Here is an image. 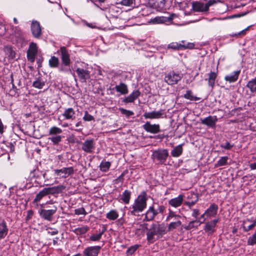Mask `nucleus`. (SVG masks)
I'll use <instances>...</instances> for the list:
<instances>
[{
    "mask_svg": "<svg viewBox=\"0 0 256 256\" xmlns=\"http://www.w3.org/2000/svg\"><path fill=\"white\" fill-rule=\"evenodd\" d=\"M166 229L164 224H152L146 233L148 242L153 243L162 238L166 233Z\"/></svg>",
    "mask_w": 256,
    "mask_h": 256,
    "instance_id": "nucleus-1",
    "label": "nucleus"
},
{
    "mask_svg": "<svg viewBox=\"0 0 256 256\" xmlns=\"http://www.w3.org/2000/svg\"><path fill=\"white\" fill-rule=\"evenodd\" d=\"M148 198L145 192L140 194L134 200L132 207L130 208L129 213L134 216H139V213L142 212L146 207Z\"/></svg>",
    "mask_w": 256,
    "mask_h": 256,
    "instance_id": "nucleus-2",
    "label": "nucleus"
},
{
    "mask_svg": "<svg viewBox=\"0 0 256 256\" xmlns=\"http://www.w3.org/2000/svg\"><path fill=\"white\" fill-rule=\"evenodd\" d=\"M165 206L161 205L158 206V208L156 209L154 208V204H152L150 206L146 214H144L145 217L144 220V221L150 222L153 220L156 216L158 213L163 214L165 210Z\"/></svg>",
    "mask_w": 256,
    "mask_h": 256,
    "instance_id": "nucleus-3",
    "label": "nucleus"
},
{
    "mask_svg": "<svg viewBox=\"0 0 256 256\" xmlns=\"http://www.w3.org/2000/svg\"><path fill=\"white\" fill-rule=\"evenodd\" d=\"M168 156V151L167 149H158L154 150L152 158L154 161H158L159 164H163Z\"/></svg>",
    "mask_w": 256,
    "mask_h": 256,
    "instance_id": "nucleus-4",
    "label": "nucleus"
},
{
    "mask_svg": "<svg viewBox=\"0 0 256 256\" xmlns=\"http://www.w3.org/2000/svg\"><path fill=\"white\" fill-rule=\"evenodd\" d=\"M183 77V74L174 71L170 72L164 77V82L168 85H174L178 84Z\"/></svg>",
    "mask_w": 256,
    "mask_h": 256,
    "instance_id": "nucleus-5",
    "label": "nucleus"
},
{
    "mask_svg": "<svg viewBox=\"0 0 256 256\" xmlns=\"http://www.w3.org/2000/svg\"><path fill=\"white\" fill-rule=\"evenodd\" d=\"M57 210V206H54L50 210L40 208L38 210V213L41 218L50 222L53 220V216L56 214Z\"/></svg>",
    "mask_w": 256,
    "mask_h": 256,
    "instance_id": "nucleus-6",
    "label": "nucleus"
},
{
    "mask_svg": "<svg viewBox=\"0 0 256 256\" xmlns=\"http://www.w3.org/2000/svg\"><path fill=\"white\" fill-rule=\"evenodd\" d=\"M38 54V49L36 44L34 42H31L29 46V48L27 51V58L28 61L33 62L35 60V57Z\"/></svg>",
    "mask_w": 256,
    "mask_h": 256,
    "instance_id": "nucleus-7",
    "label": "nucleus"
},
{
    "mask_svg": "<svg viewBox=\"0 0 256 256\" xmlns=\"http://www.w3.org/2000/svg\"><path fill=\"white\" fill-rule=\"evenodd\" d=\"M60 52L61 54V60L62 64L65 66H70L71 63L70 55L65 46H60Z\"/></svg>",
    "mask_w": 256,
    "mask_h": 256,
    "instance_id": "nucleus-8",
    "label": "nucleus"
},
{
    "mask_svg": "<svg viewBox=\"0 0 256 256\" xmlns=\"http://www.w3.org/2000/svg\"><path fill=\"white\" fill-rule=\"evenodd\" d=\"M102 247L99 246L88 247L83 252L84 256H98Z\"/></svg>",
    "mask_w": 256,
    "mask_h": 256,
    "instance_id": "nucleus-9",
    "label": "nucleus"
},
{
    "mask_svg": "<svg viewBox=\"0 0 256 256\" xmlns=\"http://www.w3.org/2000/svg\"><path fill=\"white\" fill-rule=\"evenodd\" d=\"M30 28L33 36L39 38L42 36V29L40 23L37 21H32Z\"/></svg>",
    "mask_w": 256,
    "mask_h": 256,
    "instance_id": "nucleus-10",
    "label": "nucleus"
},
{
    "mask_svg": "<svg viewBox=\"0 0 256 256\" xmlns=\"http://www.w3.org/2000/svg\"><path fill=\"white\" fill-rule=\"evenodd\" d=\"M142 127L148 132L157 134L160 132V126L158 124H152L150 122H147L143 125Z\"/></svg>",
    "mask_w": 256,
    "mask_h": 256,
    "instance_id": "nucleus-11",
    "label": "nucleus"
},
{
    "mask_svg": "<svg viewBox=\"0 0 256 256\" xmlns=\"http://www.w3.org/2000/svg\"><path fill=\"white\" fill-rule=\"evenodd\" d=\"M148 4L150 8L161 11L165 6V0H148Z\"/></svg>",
    "mask_w": 256,
    "mask_h": 256,
    "instance_id": "nucleus-12",
    "label": "nucleus"
},
{
    "mask_svg": "<svg viewBox=\"0 0 256 256\" xmlns=\"http://www.w3.org/2000/svg\"><path fill=\"white\" fill-rule=\"evenodd\" d=\"M76 72L78 78L82 82H86V80L90 78V72L88 70L78 68H76Z\"/></svg>",
    "mask_w": 256,
    "mask_h": 256,
    "instance_id": "nucleus-13",
    "label": "nucleus"
},
{
    "mask_svg": "<svg viewBox=\"0 0 256 256\" xmlns=\"http://www.w3.org/2000/svg\"><path fill=\"white\" fill-rule=\"evenodd\" d=\"M164 114V110H160L158 111H152L151 112H146L143 116L146 118L155 119L162 118Z\"/></svg>",
    "mask_w": 256,
    "mask_h": 256,
    "instance_id": "nucleus-14",
    "label": "nucleus"
},
{
    "mask_svg": "<svg viewBox=\"0 0 256 256\" xmlns=\"http://www.w3.org/2000/svg\"><path fill=\"white\" fill-rule=\"evenodd\" d=\"M217 120L218 118L216 116H209L204 119H200V122L202 124L212 128H215Z\"/></svg>",
    "mask_w": 256,
    "mask_h": 256,
    "instance_id": "nucleus-15",
    "label": "nucleus"
},
{
    "mask_svg": "<svg viewBox=\"0 0 256 256\" xmlns=\"http://www.w3.org/2000/svg\"><path fill=\"white\" fill-rule=\"evenodd\" d=\"M94 148V144L92 140H86L82 144V149L87 153H92Z\"/></svg>",
    "mask_w": 256,
    "mask_h": 256,
    "instance_id": "nucleus-16",
    "label": "nucleus"
},
{
    "mask_svg": "<svg viewBox=\"0 0 256 256\" xmlns=\"http://www.w3.org/2000/svg\"><path fill=\"white\" fill-rule=\"evenodd\" d=\"M192 10L197 12H206L208 11L206 4L199 2H193L192 4Z\"/></svg>",
    "mask_w": 256,
    "mask_h": 256,
    "instance_id": "nucleus-17",
    "label": "nucleus"
},
{
    "mask_svg": "<svg viewBox=\"0 0 256 256\" xmlns=\"http://www.w3.org/2000/svg\"><path fill=\"white\" fill-rule=\"evenodd\" d=\"M188 200H190L188 202H185L184 204L188 206V208L191 209L192 206L195 204L198 200V197L197 194H194V192H191L189 194V195L187 197Z\"/></svg>",
    "mask_w": 256,
    "mask_h": 256,
    "instance_id": "nucleus-18",
    "label": "nucleus"
},
{
    "mask_svg": "<svg viewBox=\"0 0 256 256\" xmlns=\"http://www.w3.org/2000/svg\"><path fill=\"white\" fill-rule=\"evenodd\" d=\"M184 198V195L180 194L178 197L170 199L168 201V204L174 208L178 207L182 204Z\"/></svg>",
    "mask_w": 256,
    "mask_h": 256,
    "instance_id": "nucleus-19",
    "label": "nucleus"
},
{
    "mask_svg": "<svg viewBox=\"0 0 256 256\" xmlns=\"http://www.w3.org/2000/svg\"><path fill=\"white\" fill-rule=\"evenodd\" d=\"M140 94V92L138 90H134L128 96L126 97L122 102L124 103L133 102Z\"/></svg>",
    "mask_w": 256,
    "mask_h": 256,
    "instance_id": "nucleus-20",
    "label": "nucleus"
},
{
    "mask_svg": "<svg viewBox=\"0 0 256 256\" xmlns=\"http://www.w3.org/2000/svg\"><path fill=\"white\" fill-rule=\"evenodd\" d=\"M48 194H54L61 192L64 190L66 187L62 185H60L56 186L46 188Z\"/></svg>",
    "mask_w": 256,
    "mask_h": 256,
    "instance_id": "nucleus-21",
    "label": "nucleus"
},
{
    "mask_svg": "<svg viewBox=\"0 0 256 256\" xmlns=\"http://www.w3.org/2000/svg\"><path fill=\"white\" fill-rule=\"evenodd\" d=\"M218 210V205L215 204H212L205 211V214H206V216L208 217H214L217 214Z\"/></svg>",
    "mask_w": 256,
    "mask_h": 256,
    "instance_id": "nucleus-22",
    "label": "nucleus"
},
{
    "mask_svg": "<svg viewBox=\"0 0 256 256\" xmlns=\"http://www.w3.org/2000/svg\"><path fill=\"white\" fill-rule=\"evenodd\" d=\"M54 172L56 174H58L60 173L64 174L62 176L63 178H66L69 175L72 174L74 172V168L72 167L64 168L60 170H55Z\"/></svg>",
    "mask_w": 256,
    "mask_h": 256,
    "instance_id": "nucleus-23",
    "label": "nucleus"
},
{
    "mask_svg": "<svg viewBox=\"0 0 256 256\" xmlns=\"http://www.w3.org/2000/svg\"><path fill=\"white\" fill-rule=\"evenodd\" d=\"M8 233V228L4 220L0 221V240L4 238Z\"/></svg>",
    "mask_w": 256,
    "mask_h": 256,
    "instance_id": "nucleus-24",
    "label": "nucleus"
},
{
    "mask_svg": "<svg viewBox=\"0 0 256 256\" xmlns=\"http://www.w3.org/2000/svg\"><path fill=\"white\" fill-rule=\"evenodd\" d=\"M131 198V192L126 190L120 196V200H122L125 204H128L130 202Z\"/></svg>",
    "mask_w": 256,
    "mask_h": 256,
    "instance_id": "nucleus-25",
    "label": "nucleus"
},
{
    "mask_svg": "<svg viewBox=\"0 0 256 256\" xmlns=\"http://www.w3.org/2000/svg\"><path fill=\"white\" fill-rule=\"evenodd\" d=\"M114 88L117 92H120L122 94H126L128 92L127 86L123 82H120V84L116 85Z\"/></svg>",
    "mask_w": 256,
    "mask_h": 256,
    "instance_id": "nucleus-26",
    "label": "nucleus"
},
{
    "mask_svg": "<svg viewBox=\"0 0 256 256\" xmlns=\"http://www.w3.org/2000/svg\"><path fill=\"white\" fill-rule=\"evenodd\" d=\"M240 73V70L234 71L231 74L226 75L224 80L230 82H235L238 80Z\"/></svg>",
    "mask_w": 256,
    "mask_h": 256,
    "instance_id": "nucleus-27",
    "label": "nucleus"
},
{
    "mask_svg": "<svg viewBox=\"0 0 256 256\" xmlns=\"http://www.w3.org/2000/svg\"><path fill=\"white\" fill-rule=\"evenodd\" d=\"M4 50L9 59H14L15 58L16 52L11 46H6L4 47Z\"/></svg>",
    "mask_w": 256,
    "mask_h": 256,
    "instance_id": "nucleus-28",
    "label": "nucleus"
},
{
    "mask_svg": "<svg viewBox=\"0 0 256 256\" xmlns=\"http://www.w3.org/2000/svg\"><path fill=\"white\" fill-rule=\"evenodd\" d=\"M215 226L212 224L210 222H206L205 226H204V230L208 234V235L210 236L215 231L214 230Z\"/></svg>",
    "mask_w": 256,
    "mask_h": 256,
    "instance_id": "nucleus-29",
    "label": "nucleus"
},
{
    "mask_svg": "<svg viewBox=\"0 0 256 256\" xmlns=\"http://www.w3.org/2000/svg\"><path fill=\"white\" fill-rule=\"evenodd\" d=\"M183 148L182 144H179L176 146L171 151V154L174 157H178L182 152Z\"/></svg>",
    "mask_w": 256,
    "mask_h": 256,
    "instance_id": "nucleus-30",
    "label": "nucleus"
},
{
    "mask_svg": "<svg viewBox=\"0 0 256 256\" xmlns=\"http://www.w3.org/2000/svg\"><path fill=\"white\" fill-rule=\"evenodd\" d=\"M217 77V73L214 72H211L208 74V84L211 88H213L215 84V80Z\"/></svg>",
    "mask_w": 256,
    "mask_h": 256,
    "instance_id": "nucleus-31",
    "label": "nucleus"
},
{
    "mask_svg": "<svg viewBox=\"0 0 256 256\" xmlns=\"http://www.w3.org/2000/svg\"><path fill=\"white\" fill-rule=\"evenodd\" d=\"M246 87L250 89L252 93H256V77L248 82Z\"/></svg>",
    "mask_w": 256,
    "mask_h": 256,
    "instance_id": "nucleus-32",
    "label": "nucleus"
},
{
    "mask_svg": "<svg viewBox=\"0 0 256 256\" xmlns=\"http://www.w3.org/2000/svg\"><path fill=\"white\" fill-rule=\"evenodd\" d=\"M106 231V228L104 226L102 228V231L100 232L99 234H92L90 238V240L94 241V242L100 240L102 238V235L104 234V233Z\"/></svg>",
    "mask_w": 256,
    "mask_h": 256,
    "instance_id": "nucleus-33",
    "label": "nucleus"
},
{
    "mask_svg": "<svg viewBox=\"0 0 256 256\" xmlns=\"http://www.w3.org/2000/svg\"><path fill=\"white\" fill-rule=\"evenodd\" d=\"M48 195L46 188H44L40 190L36 195L34 200V202H40L44 197Z\"/></svg>",
    "mask_w": 256,
    "mask_h": 256,
    "instance_id": "nucleus-34",
    "label": "nucleus"
},
{
    "mask_svg": "<svg viewBox=\"0 0 256 256\" xmlns=\"http://www.w3.org/2000/svg\"><path fill=\"white\" fill-rule=\"evenodd\" d=\"M250 220H247L244 222L242 228L245 232L249 231L254 228L256 226V220L252 222V223L246 226L248 222H250Z\"/></svg>",
    "mask_w": 256,
    "mask_h": 256,
    "instance_id": "nucleus-35",
    "label": "nucleus"
},
{
    "mask_svg": "<svg viewBox=\"0 0 256 256\" xmlns=\"http://www.w3.org/2000/svg\"><path fill=\"white\" fill-rule=\"evenodd\" d=\"M188 46L178 44V42H172L168 46V48H172L173 50H182L188 48Z\"/></svg>",
    "mask_w": 256,
    "mask_h": 256,
    "instance_id": "nucleus-36",
    "label": "nucleus"
},
{
    "mask_svg": "<svg viewBox=\"0 0 256 256\" xmlns=\"http://www.w3.org/2000/svg\"><path fill=\"white\" fill-rule=\"evenodd\" d=\"M75 114V112L72 108H68L65 110L62 116L65 117L66 119L72 118Z\"/></svg>",
    "mask_w": 256,
    "mask_h": 256,
    "instance_id": "nucleus-37",
    "label": "nucleus"
},
{
    "mask_svg": "<svg viewBox=\"0 0 256 256\" xmlns=\"http://www.w3.org/2000/svg\"><path fill=\"white\" fill-rule=\"evenodd\" d=\"M118 217V214L116 210H111L106 214V218L112 220H116Z\"/></svg>",
    "mask_w": 256,
    "mask_h": 256,
    "instance_id": "nucleus-38",
    "label": "nucleus"
},
{
    "mask_svg": "<svg viewBox=\"0 0 256 256\" xmlns=\"http://www.w3.org/2000/svg\"><path fill=\"white\" fill-rule=\"evenodd\" d=\"M59 62L60 61L58 58L55 56H52L51 58L49 60L48 62L49 65L51 68L58 67L59 64Z\"/></svg>",
    "mask_w": 256,
    "mask_h": 256,
    "instance_id": "nucleus-39",
    "label": "nucleus"
},
{
    "mask_svg": "<svg viewBox=\"0 0 256 256\" xmlns=\"http://www.w3.org/2000/svg\"><path fill=\"white\" fill-rule=\"evenodd\" d=\"M54 145H58L62 140V136L60 135L51 136L48 138Z\"/></svg>",
    "mask_w": 256,
    "mask_h": 256,
    "instance_id": "nucleus-40",
    "label": "nucleus"
},
{
    "mask_svg": "<svg viewBox=\"0 0 256 256\" xmlns=\"http://www.w3.org/2000/svg\"><path fill=\"white\" fill-rule=\"evenodd\" d=\"M182 224V222L180 220H176V222H170L168 226V231L170 232L175 228H176Z\"/></svg>",
    "mask_w": 256,
    "mask_h": 256,
    "instance_id": "nucleus-41",
    "label": "nucleus"
},
{
    "mask_svg": "<svg viewBox=\"0 0 256 256\" xmlns=\"http://www.w3.org/2000/svg\"><path fill=\"white\" fill-rule=\"evenodd\" d=\"M62 130L61 128L56 126H52L49 130L50 136H56L62 132Z\"/></svg>",
    "mask_w": 256,
    "mask_h": 256,
    "instance_id": "nucleus-42",
    "label": "nucleus"
},
{
    "mask_svg": "<svg viewBox=\"0 0 256 256\" xmlns=\"http://www.w3.org/2000/svg\"><path fill=\"white\" fill-rule=\"evenodd\" d=\"M180 216L176 214L175 212L170 210L166 218V220L168 221L172 218H174V220H180Z\"/></svg>",
    "mask_w": 256,
    "mask_h": 256,
    "instance_id": "nucleus-43",
    "label": "nucleus"
},
{
    "mask_svg": "<svg viewBox=\"0 0 256 256\" xmlns=\"http://www.w3.org/2000/svg\"><path fill=\"white\" fill-rule=\"evenodd\" d=\"M111 165V164L109 162L102 161L100 164V170L104 172H107Z\"/></svg>",
    "mask_w": 256,
    "mask_h": 256,
    "instance_id": "nucleus-44",
    "label": "nucleus"
},
{
    "mask_svg": "<svg viewBox=\"0 0 256 256\" xmlns=\"http://www.w3.org/2000/svg\"><path fill=\"white\" fill-rule=\"evenodd\" d=\"M228 160V156L221 157L215 164L216 167L224 166L226 164Z\"/></svg>",
    "mask_w": 256,
    "mask_h": 256,
    "instance_id": "nucleus-45",
    "label": "nucleus"
},
{
    "mask_svg": "<svg viewBox=\"0 0 256 256\" xmlns=\"http://www.w3.org/2000/svg\"><path fill=\"white\" fill-rule=\"evenodd\" d=\"M184 97L185 98L190 100H198L200 99L198 98L193 96L192 95V92L190 90L186 91V94H184Z\"/></svg>",
    "mask_w": 256,
    "mask_h": 256,
    "instance_id": "nucleus-46",
    "label": "nucleus"
},
{
    "mask_svg": "<svg viewBox=\"0 0 256 256\" xmlns=\"http://www.w3.org/2000/svg\"><path fill=\"white\" fill-rule=\"evenodd\" d=\"M88 230V228L86 226L78 228L73 230V232L76 234H86Z\"/></svg>",
    "mask_w": 256,
    "mask_h": 256,
    "instance_id": "nucleus-47",
    "label": "nucleus"
},
{
    "mask_svg": "<svg viewBox=\"0 0 256 256\" xmlns=\"http://www.w3.org/2000/svg\"><path fill=\"white\" fill-rule=\"evenodd\" d=\"M174 16V14H172L170 16L166 17H160L158 18H156V20L158 22H170L172 20L173 17Z\"/></svg>",
    "mask_w": 256,
    "mask_h": 256,
    "instance_id": "nucleus-48",
    "label": "nucleus"
},
{
    "mask_svg": "<svg viewBox=\"0 0 256 256\" xmlns=\"http://www.w3.org/2000/svg\"><path fill=\"white\" fill-rule=\"evenodd\" d=\"M255 244H256V230L254 234L250 237L248 240V245L253 246Z\"/></svg>",
    "mask_w": 256,
    "mask_h": 256,
    "instance_id": "nucleus-49",
    "label": "nucleus"
},
{
    "mask_svg": "<svg viewBox=\"0 0 256 256\" xmlns=\"http://www.w3.org/2000/svg\"><path fill=\"white\" fill-rule=\"evenodd\" d=\"M200 222V220H192V221L190 222H189V224H188V226H185L184 227V228L186 230H190L194 228H196L198 226H195L194 224L196 222Z\"/></svg>",
    "mask_w": 256,
    "mask_h": 256,
    "instance_id": "nucleus-50",
    "label": "nucleus"
},
{
    "mask_svg": "<svg viewBox=\"0 0 256 256\" xmlns=\"http://www.w3.org/2000/svg\"><path fill=\"white\" fill-rule=\"evenodd\" d=\"M234 146V144H231L230 142H226L224 144H222L220 147L226 150H230Z\"/></svg>",
    "mask_w": 256,
    "mask_h": 256,
    "instance_id": "nucleus-51",
    "label": "nucleus"
},
{
    "mask_svg": "<svg viewBox=\"0 0 256 256\" xmlns=\"http://www.w3.org/2000/svg\"><path fill=\"white\" fill-rule=\"evenodd\" d=\"M120 111L121 113L124 115H125L126 117H129L131 116L134 115V113L133 112L127 110L123 108H120Z\"/></svg>",
    "mask_w": 256,
    "mask_h": 256,
    "instance_id": "nucleus-52",
    "label": "nucleus"
},
{
    "mask_svg": "<svg viewBox=\"0 0 256 256\" xmlns=\"http://www.w3.org/2000/svg\"><path fill=\"white\" fill-rule=\"evenodd\" d=\"M138 245H134L130 246L126 250V254L128 255H132L133 254L138 248Z\"/></svg>",
    "mask_w": 256,
    "mask_h": 256,
    "instance_id": "nucleus-53",
    "label": "nucleus"
},
{
    "mask_svg": "<svg viewBox=\"0 0 256 256\" xmlns=\"http://www.w3.org/2000/svg\"><path fill=\"white\" fill-rule=\"evenodd\" d=\"M44 86V82L40 80H37L33 82V86L38 88H42Z\"/></svg>",
    "mask_w": 256,
    "mask_h": 256,
    "instance_id": "nucleus-54",
    "label": "nucleus"
},
{
    "mask_svg": "<svg viewBox=\"0 0 256 256\" xmlns=\"http://www.w3.org/2000/svg\"><path fill=\"white\" fill-rule=\"evenodd\" d=\"M83 120L85 121H92L94 120L93 116L90 114L87 111L84 112V115L83 117Z\"/></svg>",
    "mask_w": 256,
    "mask_h": 256,
    "instance_id": "nucleus-55",
    "label": "nucleus"
},
{
    "mask_svg": "<svg viewBox=\"0 0 256 256\" xmlns=\"http://www.w3.org/2000/svg\"><path fill=\"white\" fill-rule=\"evenodd\" d=\"M74 214L76 215H80V214L86 215L87 214L86 212V210L84 208H80L76 209L74 210Z\"/></svg>",
    "mask_w": 256,
    "mask_h": 256,
    "instance_id": "nucleus-56",
    "label": "nucleus"
},
{
    "mask_svg": "<svg viewBox=\"0 0 256 256\" xmlns=\"http://www.w3.org/2000/svg\"><path fill=\"white\" fill-rule=\"evenodd\" d=\"M47 230L48 233L52 236L57 234L58 232V231L56 229L52 228H48Z\"/></svg>",
    "mask_w": 256,
    "mask_h": 256,
    "instance_id": "nucleus-57",
    "label": "nucleus"
},
{
    "mask_svg": "<svg viewBox=\"0 0 256 256\" xmlns=\"http://www.w3.org/2000/svg\"><path fill=\"white\" fill-rule=\"evenodd\" d=\"M133 3V0H122L121 1L122 4L126 6H130Z\"/></svg>",
    "mask_w": 256,
    "mask_h": 256,
    "instance_id": "nucleus-58",
    "label": "nucleus"
},
{
    "mask_svg": "<svg viewBox=\"0 0 256 256\" xmlns=\"http://www.w3.org/2000/svg\"><path fill=\"white\" fill-rule=\"evenodd\" d=\"M248 28L240 31V32H238V33H236V34H232V36H234V37H238L240 36H243V35H244L246 34V30H247Z\"/></svg>",
    "mask_w": 256,
    "mask_h": 256,
    "instance_id": "nucleus-59",
    "label": "nucleus"
},
{
    "mask_svg": "<svg viewBox=\"0 0 256 256\" xmlns=\"http://www.w3.org/2000/svg\"><path fill=\"white\" fill-rule=\"evenodd\" d=\"M216 3H217V0H209L208 1V2L206 4L207 8H208V10L210 6Z\"/></svg>",
    "mask_w": 256,
    "mask_h": 256,
    "instance_id": "nucleus-60",
    "label": "nucleus"
},
{
    "mask_svg": "<svg viewBox=\"0 0 256 256\" xmlns=\"http://www.w3.org/2000/svg\"><path fill=\"white\" fill-rule=\"evenodd\" d=\"M245 14H234V15H232L231 16H230L228 18H223V20H226V19H228V18H239V17H240L242 16H244Z\"/></svg>",
    "mask_w": 256,
    "mask_h": 256,
    "instance_id": "nucleus-61",
    "label": "nucleus"
},
{
    "mask_svg": "<svg viewBox=\"0 0 256 256\" xmlns=\"http://www.w3.org/2000/svg\"><path fill=\"white\" fill-rule=\"evenodd\" d=\"M205 216H206V214H205V212H204V214H203L200 217V218L199 220H200V222H200V224H202L204 222L205 220H206V218H205Z\"/></svg>",
    "mask_w": 256,
    "mask_h": 256,
    "instance_id": "nucleus-62",
    "label": "nucleus"
},
{
    "mask_svg": "<svg viewBox=\"0 0 256 256\" xmlns=\"http://www.w3.org/2000/svg\"><path fill=\"white\" fill-rule=\"evenodd\" d=\"M192 216L195 218H196L198 215L200 214L199 210L198 209H192Z\"/></svg>",
    "mask_w": 256,
    "mask_h": 256,
    "instance_id": "nucleus-63",
    "label": "nucleus"
},
{
    "mask_svg": "<svg viewBox=\"0 0 256 256\" xmlns=\"http://www.w3.org/2000/svg\"><path fill=\"white\" fill-rule=\"evenodd\" d=\"M75 139L76 138H75L74 136H69L68 138V141L70 143L74 144L76 142Z\"/></svg>",
    "mask_w": 256,
    "mask_h": 256,
    "instance_id": "nucleus-64",
    "label": "nucleus"
}]
</instances>
